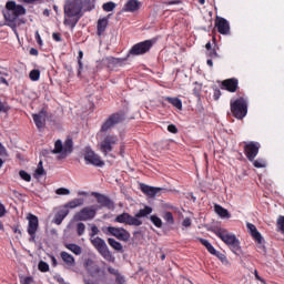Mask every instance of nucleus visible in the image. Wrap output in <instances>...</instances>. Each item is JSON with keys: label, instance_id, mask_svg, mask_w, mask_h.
Here are the masks:
<instances>
[{"label": "nucleus", "instance_id": "f257e3e1", "mask_svg": "<svg viewBox=\"0 0 284 284\" xmlns=\"http://www.w3.org/2000/svg\"><path fill=\"white\" fill-rule=\"evenodd\" d=\"M28 11L22 4H17L14 0H9L6 3V10L3 11L4 26H8L12 30H17L19 26L26 24V19L21 18L26 16Z\"/></svg>", "mask_w": 284, "mask_h": 284}, {"label": "nucleus", "instance_id": "f03ea898", "mask_svg": "<svg viewBox=\"0 0 284 284\" xmlns=\"http://www.w3.org/2000/svg\"><path fill=\"white\" fill-rule=\"evenodd\" d=\"M83 17V11L81 9V4H79V0H71L65 2L64 4V26H69L71 30L77 28V23L81 21Z\"/></svg>", "mask_w": 284, "mask_h": 284}, {"label": "nucleus", "instance_id": "7ed1b4c3", "mask_svg": "<svg viewBox=\"0 0 284 284\" xmlns=\"http://www.w3.org/2000/svg\"><path fill=\"white\" fill-rule=\"evenodd\" d=\"M72 152H74V141L72 138H67L64 144L63 141L57 140L54 142V149L50 151L51 154H59L58 159H67Z\"/></svg>", "mask_w": 284, "mask_h": 284}, {"label": "nucleus", "instance_id": "20e7f679", "mask_svg": "<svg viewBox=\"0 0 284 284\" xmlns=\"http://www.w3.org/2000/svg\"><path fill=\"white\" fill-rule=\"evenodd\" d=\"M231 114L234 119L242 121L247 116V100L245 98H239L236 100H231L230 102Z\"/></svg>", "mask_w": 284, "mask_h": 284}, {"label": "nucleus", "instance_id": "39448f33", "mask_svg": "<svg viewBox=\"0 0 284 284\" xmlns=\"http://www.w3.org/2000/svg\"><path fill=\"white\" fill-rule=\"evenodd\" d=\"M91 244L93 245V247L97 248V251L99 252V254H101L104 261H108L109 263H114V255H112V252L108 247L105 240L98 236L91 240Z\"/></svg>", "mask_w": 284, "mask_h": 284}, {"label": "nucleus", "instance_id": "423d86ee", "mask_svg": "<svg viewBox=\"0 0 284 284\" xmlns=\"http://www.w3.org/2000/svg\"><path fill=\"white\" fill-rule=\"evenodd\" d=\"M99 210H101V206L99 205L85 206L77 212L73 219L74 221H92L97 216Z\"/></svg>", "mask_w": 284, "mask_h": 284}, {"label": "nucleus", "instance_id": "0eeeda50", "mask_svg": "<svg viewBox=\"0 0 284 284\" xmlns=\"http://www.w3.org/2000/svg\"><path fill=\"white\" fill-rule=\"evenodd\" d=\"M154 45V41L152 40H145L139 43H135L128 53V57H141L143 54H148L150 50H152V47Z\"/></svg>", "mask_w": 284, "mask_h": 284}, {"label": "nucleus", "instance_id": "6e6552de", "mask_svg": "<svg viewBox=\"0 0 284 284\" xmlns=\"http://www.w3.org/2000/svg\"><path fill=\"white\" fill-rule=\"evenodd\" d=\"M125 121V112L120 111L115 112L103 122L101 126V132H108L109 130H112L114 125H119L120 123H123Z\"/></svg>", "mask_w": 284, "mask_h": 284}, {"label": "nucleus", "instance_id": "1a4fd4ad", "mask_svg": "<svg viewBox=\"0 0 284 284\" xmlns=\"http://www.w3.org/2000/svg\"><path fill=\"white\" fill-rule=\"evenodd\" d=\"M28 227L27 232L29 234V243H37V232H39V217L32 213L27 216Z\"/></svg>", "mask_w": 284, "mask_h": 284}, {"label": "nucleus", "instance_id": "9d476101", "mask_svg": "<svg viewBox=\"0 0 284 284\" xmlns=\"http://www.w3.org/2000/svg\"><path fill=\"white\" fill-rule=\"evenodd\" d=\"M116 143H119V138H116V135L109 134L100 142L99 150L104 154V156H108V154L114 150V145H116Z\"/></svg>", "mask_w": 284, "mask_h": 284}, {"label": "nucleus", "instance_id": "9b49d317", "mask_svg": "<svg viewBox=\"0 0 284 284\" xmlns=\"http://www.w3.org/2000/svg\"><path fill=\"white\" fill-rule=\"evenodd\" d=\"M84 161L87 165H94V168H103L105 162L101 160V155L97 154L90 146L84 150Z\"/></svg>", "mask_w": 284, "mask_h": 284}, {"label": "nucleus", "instance_id": "f8f14e48", "mask_svg": "<svg viewBox=\"0 0 284 284\" xmlns=\"http://www.w3.org/2000/svg\"><path fill=\"white\" fill-rule=\"evenodd\" d=\"M211 232H213V234H215V236H217V239H221V241H223V243H225V245H227V247L239 239V237H236V235H234V234L227 232V230L221 229V227L212 229Z\"/></svg>", "mask_w": 284, "mask_h": 284}, {"label": "nucleus", "instance_id": "ddd939ff", "mask_svg": "<svg viewBox=\"0 0 284 284\" xmlns=\"http://www.w3.org/2000/svg\"><path fill=\"white\" fill-rule=\"evenodd\" d=\"M244 154L248 161H254L258 156V150H261V143L258 142H244Z\"/></svg>", "mask_w": 284, "mask_h": 284}, {"label": "nucleus", "instance_id": "4468645a", "mask_svg": "<svg viewBox=\"0 0 284 284\" xmlns=\"http://www.w3.org/2000/svg\"><path fill=\"white\" fill-rule=\"evenodd\" d=\"M114 222L123 223L124 225H133L135 227H140V225H143V221L130 215V213L128 212H124L115 216Z\"/></svg>", "mask_w": 284, "mask_h": 284}, {"label": "nucleus", "instance_id": "2eb2a0df", "mask_svg": "<svg viewBox=\"0 0 284 284\" xmlns=\"http://www.w3.org/2000/svg\"><path fill=\"white\" fill-rule=\"evenodd\" d=\"M106 231L109 234H111V236L118 239V241H123L124 243H128V241H130V232L124 227L108 226Z\"/></svg>", "mask_w": 284, "mask_h": 284}, {"label": "nucleus", "instance_id": "dca6fc26", "mask_svg": "<svg viewBox=\"0 0 284 284\" xmlns=\"http://www.w3.org/2000/svg\"><path fill=\"white\" fill-rule=\"evenodd\" d=\"M33 122L36 126L41 132L45 128V121L48 120V110L45 108L41 109L38 113L32 114Z\"/></svg>", "mask_w": 284, "mask_h": 284}, {"label": "nucleus", "instance_id": "f3484780", "mask_svg": "<svg viewBox=\"0 0 284 284\" xmlns=\"http://www.w3.org/2000/svg\"><path fill=\"white\" fill-rule=\"evenodd\" d=\"M91 194L92 196L97 197L99 205H101L100 207H106V210H114V201H112L110 196L103 195L99 192H92Z\"/></svg>", "mask_w": 284, "mask_h": 284}, {"label": "nucleus", "instance_id": "a211bd4d", "mask_svg": "<svg viewBox=\"0 0 284 284\" xmlns=\"http://www.w3.org/2000/svg\"><path fill=\"white\" fill-rule=\"evenodd\" d=\"M220 88L221 90H226V92L234 93L236 92V90H239V79L231 78V79L223 80Z\"/></svg>", "mask_w": 284, "mask_h": 284}, {"label": "nucleus", "instance_id": "6ab92c4d", "mask_svg": "<svg viewBox=\"0 0 284 284\" xmlns=\"http://www.w3.org/2000/svg\"><path fill=\"white\" fill-rule=\"evenodd\" d=\"M253 241H255L257 245V250L261 254H267V247H265V239L261 234V232L255 231L253 234H251Z\"/></svg>", "mask_w": 284, "mask_h": 284}, {"label": "nucleus", "instance_id": "aec40b11", "mask_svg": "<svg viewBox=\"0 0 284 284\" xmlns=\"http://www.w3.org/2000/svg\"><path fill=\"white\" fill-rule=\"evenodd\" d=\"M215 28L220 34H230V22L225 18H216Z\"/></svg>", "mask_w": 284, "mask_h": 284}, {"label": "nucleus", "instance_id": "412c9836", "mask_svg": "<svg viewBox=\"0 0 284 284\" xmlns=\"http://www.w3.org/2000/svg\"><path fill=\"white\" fill-rule=\"evenodd\" d=\"M140 189H141V192H143V194H145L150 199H154V196H156V194H159V192H161V190H163L162 187L150 186V185L143 184V183L140 184Z\"/></svg>", "mask_w": 284, "mask_h": 284}, {"label": "nucleus", "instance_id": "4be33fe9", "mask_svg": "<svg viewBox=\"0 0 284 284\" xmlns=\"http://www.w3.org/2000/svg\"><path fill=\"white\" fill-rule=\"evenodd\" d=\"M110 17H112V14L109 13L106 17L98 20V24H97L98 37H102L103 32L108 30V23H109Z\"/></svg>", "mask_w": 284, "mask_h": 284}, {"label": "nucleus", "instance_id": "5701e85b", "mask_svg": "<svg viewBox=\"0 0 284 284\" xmlns=\"http://www.w3.org/2000/svg\"><path fill=\"white\" fill-rule=\"evenodd\" d=\"M122 10L123 12H136L141 10V2L139 0H128Z\"/></svg>", "mask_w": 284, "mask_h": 284}, {"label": "nucleus", "instance_id": "b1692460", "mask_svg": "<svg viewBox=\"0 0 284 284\" xmlns=\"http://www.w3.org/2000/svg\"><path fill=\"white\" fill-rule=\"evenodd\" d=\"M94 262L89 258L85 263H84V267L87 270V272L90 274V276L94 277L97 276V274H101V267H99L98 265H93ZM93 265V266H92Z\"/></svg>", "mask_w": 284, "mask_h": 284}, {"label": "nucleus", "instance_id": "393cba45", "mask_svg": "<svg viewBox=\"0 0 284 284\" xmlns=\"http://www.w3.org/2000/svg\"><path fill=\"white\" fill-rule=\"evenodd\" d=\"M97 0H78L82 12H92L95 8Z\"/></svg>", "mask_w": 284, "mask_h": 284}, {"label": "nucleus", "instance_id": "a878e982", "mask_svg": "<svg viewBox=\"0 0 284 284\" xmlns=\"http://www.w3.org/2000/svg\"><path fill=\"white\" fill-rule=\"evenodd\" d=\"M68 214H70V210L64 207L59 210L53 217V223H55V225H61Z\"/></svg>", "mask_w": 284, "mask_h": 284}, {"label": "nucleus", "instance_id": "bb28decb", "mask_svg": "<svg viewBox=\"0 0 284 284\" xmlns=\"http://www.w3.org/2000/svg\"><path fill=\"white\" fill-rule=\"evenodd\" d=\"M83 203H85V200L83 199H74L70 202H68L67 204L63 205L64 210H74L77 207H81V205H83Z\"/></svg>", "mask_w": 284, "mask_h": 284}, {"label": "nucleus", "instance_id": "cd10ccee", "mask_svg": "<svg viewBox=\"0 0 284 284\" xmlns=\"http://www.w3.org/2000/svg\"><path fill=\"white\" fill-rule=\"evenodd\" d=\"M150 214H152V206H144V209H140L133 217L138 219V221H141V219H148Z\"/></svg>", "mask_w": 284, "mask_h": 284}, {"label": "nucleus", "instance_id": "c85d7f7f", "mask_svg": "<svg viewBox=\"0 0 284 284\" xmlns=\"http://www.w3.org/2000/svg\"><path fill=\"white\" fill-rule=\"evenodd\" d=\"M231 252L235 254V256H243V248H241V241L237 239L230 246Z\"/></svg>", "mask_w": 284, "mask_h": 284}, {"label": "nucleus", "instance_id": "c756f323", "mask_svg": "<svg viewBox=\"0 0 284 284\" xmlns=\"http://www.w3.org/2000/svg\"><path fill=\"white\" fill-rule=\"evenodd\" d=\"M214 211L216 214L221 216V219H230V211L227 209L221 206V204H215L214 205Z\"/></svg>", "mask_w": 284, "mask_h": 284}, {"label": "nucleus", "instance_id": "7c9ffc66", "mask_svg": "<svg viewBox=\"0 0 284 284\" xmlns=\"http://www.w3.org/2000/svg\"><path fill=\"white\" fill-rule=\"evenodd\" d=\"M108 243L113 250H115V252L123 254V244H121L119 241L114 240L113 237H109Z\"/></svg>", "mask_w": 284, "mask_h": 284}, {"label": "nucleus", "instance_id": "2f4dec72", "mask_svg": "<svg viewBox=\"0 0 284 284\" xmlns=\"http://www.w3.org/2000/svg\"><path fill=\"white\" fill-rule=\"evenodd\" d=\"M165 101H168V103H171L173 108H176L178 110H183V102L181 101V99L166 97Z\"/></svg>", "mask_w": 284, "mask_h": 284}, {"label": "nucleus", "instance_id": "473e14b6", "mask_svg": "<svg viewBox=\"0 0 284 284\" xmlns=\"http://www.w3.org/2000/svg\"><path fill=\"white\" fill-rule=\"evenodd\" d=\"M60 256L67 265H74V256H72L70 253L62 251Z\"/></svg>", "mask_w": 284, "mask_h": 284}, {"label": "nucleus", "instance_id": "72a5a7b5", "mask_svg": "<svg viewBox=\"0 0 284 284\" xmlns=\"http://www.w3.org/2000/svg\"><path fill=\"white\" fill-rule=\"evenodd\" d=\"M199 241L201 245H203L207 250L209 253H211L212 255L216 254V248H214V246L212 245V243H210V241L202 237H200Z\"/></svg>", "mask_w": 284, "mask_h": 284}, {"label": "nucleus", "instance_id": "f704fd0d", "mask_svg": "<svg viewBox=\"0 0 284 284\" xmlns=\"http://www.w3.org/2000/svg\"><path fill=\"white\" fill-rule=\"evenodd\" d=\"M36 179H41V176H45V169H43V161L38 163L37 170L33 174Z\"/></svg>", "mask_w": 284, "mask_h": 284}, {"label": "nucleus", "instance_id": "c9c22d12", "mask_svg": "<svg viewBox=\"0 0 284 284\" xmlns=\"http://www.w3.org/2000/svg\"><path fill=\"white\" fill-rule=\"evenodd\" d=\"M65 247L67 250H70V252H73L75 256H81L82 248L78 244H67Z\"/></svg>", "mask_w": 284, "mask_h": 284}, {"label": "nucleus", "instance_id": "e433bc0d", "mask_svg": "<svg viewBox=\"0 0 284 284\" xmlns=\"http://www.w3.org/2000/svg\"><path fill=\"white\" fill-rule=\"evenodd\" d=\"M106 61L110 65H121V63H123V61H128V58H114V57H110L106 58Z\"/></svg>", "mask_w": 284, "mask_h": 284}, {"label": "nucleus", "instance_id": "4c0bfd02", "mask_svg": "<svg viewBox=\"0 0 284 284\" xmlns=\"http://www.w3.org/2000/svg\"><path fill=\"white\" fill-rule=\"evenodd\" d=\"M83 51L78 52V77H81V72L83 70Z\"/></svg>", "mask_w": 284, "mask_h": 284}, {"label": "nucleus", "instance_id": "58836bf2", "mask_svg": "<svg viewBox=\"0 0 284 284\" xmlns=\"http://www.w3.org/2000/svg\"><path fill=\"white\" fill-rule=\"evenodd\" d=\"M276 231L284 234V215H280L276 221Z\"/></svg>", "mask_w": 284, "mask_h": 284}, {"label": "nucleus", "instance_id": "ea45409f", "mask_svg": "<svg viewBox=\"0 0 284 284\" xmlns=\"http://www.w3.org/2000/svg\"><path fill=\"white\" fill-rule=\"evenodd\" d=\"M29 79L31 81H39V79H41V71H39L38 69L31 70L29 73Z\"/></svg>", "mask_w": 284, "mask_h": 284}, {"label": "nucleus", "instance_id": "a19ab883", "mask_svg": "<svg viewBox=\"0 0 284 284\" xmlns=\"http://www.w3.org/2000/svg\"><path fill=\"white\" fill-rule=\"evenodd\" d=\"M6 214H8V211L6 210V205H3V203H0V219H3ZM3 230H4L3 222H1L0 220V232H3Z\"/></svg>", "mask_w": 284, "mask_h": 284}, {"label": "nucleus", "instance_id": "79ce46f5", "mask_svg": "<svg viewBox=\"0 0 284 284\" xmlns=\"http://www.w3.org/2000/svg\"><path fill=\"white\" fill-rule=\"evenodd\" d=\"M193 85H195L193 89L194 97H196L197 99H201V90H203V84L199 82H194Z\"/></svg>", "mask_w": 284, "mask_h": 284}, {"label": "nucleus", "instance_id": "37998d69", "mask_svg": "<svg viewBox=\"0 0 284 284\" xmlns=\"http://www.w3.org/2000/svg\"><path fill=\"white\" fill-rule=\"evenodd\" d=\"M150 221L155 227H163V221L158 215H151Z\"/></svg>", "mask_w": 284, "mask_h": 284}, {"label": "nucleus", "instance_id": "c03bdc74", "mask_svg": "<svg viewBox=\"0 0 284 284\" xmlns=\"http://www.w3.org/2000/svg\"><path fill=\"white\" fill-rule=\"evenodd\" d=\"M114 8H116V3L110 1V2H105L102 6V9L104 10V12H112L114 10Z\"/></svg>", "mask_w": 284, "mask_h": 284}, {"label": "nucleus", "instance_id": "a18cd8bd", "mask_svg": "<svg viewBox=\"0 0 284 284\" xmlns=\"http://www.w3.org/2000/svg\"><path fill=\"white\" fill-rule=\"evenodd\" d=\"M163 219L166 223H169V225H174V215L172 214V212H165Z\"/></svg>", "mask_w": 284, "mask_h": 284}, {"label": "nucleus", "instance_id": "49530a36", "mask_svg": "<svg viewBox=\"0 0 284 284\" xmlns=\"http://www.w3.org/2000/svg\"><path fill=\"white\" fill-rule=\"evenodd\" d=\"M19 176L20 179H22V181H27V183H30V181H32V175H30V173L26 172L24 170H21L19 172Z\"/></svg>", "mask_w": 284, "mask_h": 284}, {"label": "nucleus", "instance_id": "de8ad7c7", "mask_svg": "<svg viewBox=\"0 0 284 284\" xmlns=\"http://www.w3.org/2000/svg\"><path fill=\"white\" fill-rule=\"evenodd\" d=\"M38 270L39 272H50V265L44 261H40L38 264Z\"/></svg>", "mask_w": 284, "mask_h": 284}, {"label": "nucleus", "instance_id": "09e8293b", "mask_svg": "<svg viewBox=\"0 0 284 284\" xmlns=\"http://www.w3.org/2000/svg\"><path fill=\"white\" fill-rule=\"evenodd\" d=\"M77 233L78 236H83V234H85V224H83V222L77 224Z\"/></svg>", "mask_w": 284, "mask_h": 284}, {"label": "nucleus", "instance_id": "8fccbe9b", "mask_svg": "<svg viewBox=\"0 0 284 284\" xmlns=\"http://www.w3.org/2000/svg\"><path fill=\"white\" fill-rule=\"evenodd\" d=\"M253 165L254 168L261 169V168H265L267 163L263 159H257V160H253Z\"/></svg>", "mask_w": 284, "mask_h": 284}, {"label": "nucleus", "instance_id": "3c124183", "mask_svg": "<svg viewBox=\"0 0 284 284\" xmlns=\"http://www.w3.org/2000/svg\"><path fill=\"white\" fill-rule=\"evenodd\" d=\"M213 256H216V258H219V261H221L222 263H227V256L219 251H215V253H213Z\"/></svg>", "mask_w": 284, "mask_h": 284}, {"label": "nucleus", "instance_id": "603ef678", "mask_svg": "<svg viewBox=\"0 0 284 284\" xmlns=\"http://www.w3.org/2000/svg\"><path fill=\"white\" fill-rule=\"evenodd\" d=\"M206 57H209L210 59H219V53L216 52V48H213L209 51H206Z\"/></svg>", "mask_w": 284, "mask_h": 284}, {"label": "nucleus", "instance_id": "864d4df0", "mask_svg": "<svg viewBox=\"0 0 284 284\" xmlns=\"http://www.w3.org/2000/svg\"><path fill=\"white\" fill-rule=\"evenodd\" d=\"M55 194H58L59 196H68V194H70V191L65 187H60L55 191Z\"/></svg>", "mask_w": 284, "mask_h": 284}, {"label": "nucleus", "instance_id": "5fc2aeb1", "mask_svg": "<svg viewBox=\"0 0 284 284\" xmlns=\"http://www.w3.org/2000/svg\"><path fill=\"white\" fill-rule=\"evenodd\" d=\"M246 229L248 231V234H251V236H252L253 233L258 231V229H256V225H254L250 222L246 223Z\"/></svg>", "mask_w": 284, "mask_h": 284}, {"label": "nucleus", "instance_id": "6e6d98bb", "mask_svg": "<svg viewBox=\"0 0 284 284\" xmlns=\"http://www.w3.org/2000/svg\"><path fill=\"white\" fill-rule=\"evenodd\" d=\"M115 283L116 284H125V276H123L119 273L118 275H115Z\"/></svg>", "mask_w": 284, "mask_h": 284}, {"label": "nucleus", "instance_id": "4d7b16f0", "mask_svg": "<svg viewBox=\"0 0 284 284\" xmlns=\"http://www.w3.org/2000/svg\"><path fill=\"white\" fill-rule=\"evenodd\" d=\"M168 131L171 132V134H178L179 133V129L174 124H169L168 125Z\"/></svg>", "mask_w": 284, "mask_h": 284}, {"label": "nucleus", "instance_id": "13d9d810", "mask_svg": "<svg viewBox=\"0 0 284 284\" xmlns=\"http://www.w3.org/2000/svg\"><path fill=\"white\" fill-rule=\"evenodd\" d=\"M181 3H183V1L181 0H171V1H165L164 6H181Z\"/></svg>", "mask_w": 284, "mask_h": 284}, {"label": "nucleus", "instance_id": "bf43d9fd", "mask_svg": "<svg viewBox=\"0 0 284 284\" xmlns=\"http://www.w3.org/2000/svg\"><path fill=\"white\" fill-rule=\"evenodd\" d=\"M221 89H214V92H213V99L214 101H219V99H221Z\"/></svg>", "mask_w": 284, "mask_h": 284}, {"label": "nucleus", "instance_id": "052dcab7", "mask_svg": "<svg viewBox=\"0 0 284 284\" xmlns=\"http://www.w3.org/2000/svg\"><path fill=\"white\" fill-rule=\"evenodd\" d=\"M52 39H53V41H57L58 43L63 41V39L61 38V33H59V32H53Z\"/></svg>", "mask_w": 284, "mask_h": 284}, {"label": "nucleus", "instance_id": "680f3d73", "mask_svg": "<svg viewBox=\"0 0 284 284\" xmlns=\"http://www.w3.org/2000/svg\"><path fill=\"white\" fill-rule=\"evenodd\" d=\"M182 225H183V227H190L192 225V220L190 217H185L182 221Z\"/></svg>", "mask_w": 284, "mask_h": 284}, {"label": "nucleus", "instance_id": "e2e57ef3", "mask_svg": "<svg viewBox=\"0 0 284 284\" xmlns=\"http://www.w3.org/2000/svg\"><path fill=\"white\" fill-rule=\"evenodd\" d=\"M97 234H99V227L97 225H92L90 236H97Z\"/></svg>", "mask_w": 284, "mask_h": 284}, {"label": "nucleus", "instance_id": "0e129e2a", "mask_svg": "<svg viewBox=\"0 0 284 284\" xmlns=\"http://www.w3.org/2000/svg\"><path fill=\"white\" fill-rule=\"evenodd\" d=\"M32 281H34L32 276H27L21 281V284H32Z\"/></svg>", "mask_w": 284, "mask_h": 284}, {"label": "nucleus", "instance_id": "69168bd1", "mask_svg": "<svg viewBox=\"0 0 284 284\" xmlns=\"http://www.w3.org/2000/svg\"><path fill=\"white\" fill-rule=\"evenodd\" d=\"M36 41L38 45H43V40L41 39V34H39V31L36 32Z\"/></svg>", "mask_w": 284, "mask_h": 284}, {"label": "nucleus", "instance_id": "338daca9", "mask_svg": "<svg viewBox=\"0 0 284 284\" xmlns=\"http://www.w3.org/2000/svg\"><path fill=\"white\" fill-rule=\"evenodd\" d=\"M108 272H109V274H113V276L119 275V270H115V268L112 267V266H109V267H108Z\"/></svg>", "mask_w": 284, "mask_h": 284}, {"label": "nucleus", "instance_id": "774afa93", "mask_svg": "<svg viewBox=\"0 0 284 284\" xmlns=\"http://www.w3.org/2000/svg\"><path fill=\"white\" fill-rule=\"evenodd\" d=\"M83 283L84 284H97V282H94L93 280L87 278V277L83 278Z\"/></svg>", "mask_w": 284, "mask_h": 284}]
</instances>
